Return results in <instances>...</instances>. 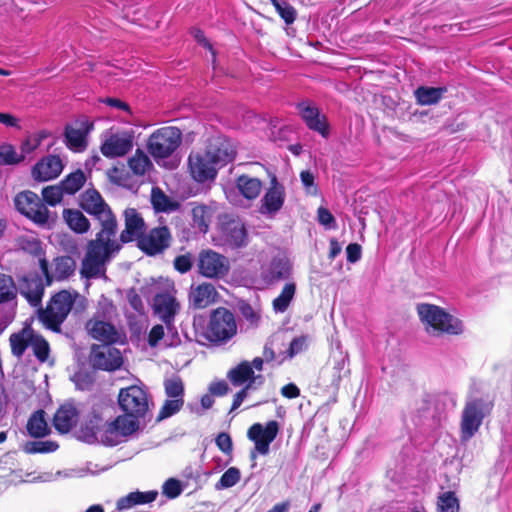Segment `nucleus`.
I'll use <instances>...</instances> for the list:
<instances>
[{"instance_id": "1", "label": "nucleus", "mask_w": 512, "mask_h": 512, "mask_svg": "<svg viewBox=\"0 0 512 512\" xmlns=\"http://www.w3.org/2000/svg\"><path fill=\"white\" fill-rule=\"evenodd\" d=\"M79 204L99 225L95 238L86 244L80 271L83 277L92 279L105 274L106 264L122 250L124 244L138 242L146 231V224L137 209L126 208L123 212L125 227L117 237V217L98 190H85L80 195Z\"/></svg>"}, {"instance_id": "2", "label": "nucleus", "mask_w": 512, "mask_h": 512, "mask_svg": "<svg viewBox=\"0 0 512 512\" xmlns=\"http://www.w3.org/2000/svg\"><path fill=\"white\" fill-rule=\"evenodd\" d=\"M80 294L75 290H60L51 296L45 308H40L38 318L43 325L53 331L60 332L61 325L67 319Z\"/></svg>"}, {"instance_id": "3", "label": "nucleus", "mask_w": 512, "mask_h": 512, "mask_svg": "<svg viewBox=\"0 0 512 512\" xmlns=\"http://www.w3.org/2000/svg\"><path fill=\"white\" fill-rule=\"evenodd\" d=\"M417 312L421 321L437 335L460 336L464 332L463 321L440 306L422 303L417 306Z\"/></svg>"}, {"instance_id": "4", "label": "nucleus", "mask_w": 512, "mask_h": 512, "mask_svg": "<svg viewBox=\"0 0 512 512\" xmlns=\"http://www.w3.org/2000/svg\"><path fill=\"white\" fill-rule=\"evenodd\" d=\"M493 407L494 401L488 396L467 399L461 415L462 439L468 440L476 434L483 420L491 414Z\"/></svg>"}, {"instance_id": "5", "label": "nucleus", "mask_w": 512, "mask_h": 512, "mask_svg": "<svg viewBox=\"0 0 512 512\" xmlns=\"http://www.w3.org/2000/svg\"><path fill=\"white\" fill-rule=\"evenodd\" d=\"M237 333L234 314L226 307L212 310L204 332L205 338L213 344L226 343Z\"/></svg>"}, {"instance_id": "6", "label": "nucleus", "mask_w": 512, "mask_h": 512, "mask_svg": "<svg viewBox=\"0 0 512 512\" xmlns=\"http://www.w3.org/2000/svg\"><path fill=\"white\" fill-rule=\"evenodd\" d=\"M182 142V132L178 127L165 126L155 130L147 140V151L158 162L170 157Z\"/></svg>"}, {"instance_id": "7", "label": "nucleus", "mask_w": 512, "mask_h": 512, "mask_svg": "<svg viewBox=\"0 0 512 512\" xmlns=\"http://www.w3.org/2000/svg\"><path fill=\"white\" fill-rule=\"evenodd\" d=\"M197 272L208 279H223L230 271L229 259L211 248L202 249L196 261Z\"/></svg>"}, {"instance_id": "8", "label": "nucleus", "mask_w": 512, "mask_h": 512, "mask_svg": "<svg viewBox=\"0 0 512 512\" xmlns=\"http://www.w3.org/2000/svg\"><path fill=\"white\" fill-rule=\"evenodd\" d=\"M15 209L34 223L45 225L49 220V210L39 198L30 190H24L14 197Z\"/></svg>"}, {"instance_id": "9", "label": "nucleus", "mask_w": 512, "mask_h": 512, "mask_svg": "<svg viewBox=\"0 0 512 512\" xmlns=\"http://www.w3.org/2000/svg\"><path fill=\"white\" fill-rule=\"evenodd\" d=\"M172 234L167 226H157L144 232L138 239L137 248L149 257L164 253L172 243Z\"/></svg>"}, {"instance_id": "10", "label": "nucleus", "mask_w": 512, "mask_h": 512, "mask_svg": "<svg viewBox=\"0 0 512 512\" xmlns=\"http://www.w3.org/2000/svg\"><path fill=\"white\" fill-rule=\"evenodd\" d=\"M118 403L124 413L133 418L143 417L148 410L147 394L137 385L120 389Z\"/></svg>"}, {"instance_id": "11", "label": "nucleus", "mask_w": 512, "mask_h": 512, "mask_svg": "<svg viewBox=\"0 0 512 512\" xmlns=\"http://www.w3.org/2000/svg\"><path fill=\"white\" fill-rule=\"evenodd\" d=\"M279 423L276 420L268 421L265 426L261 423L252 424L248 431L247 437L254 442V450L251 451V457L255 458V452L261 455H267L270 450V444L276 439L279 433Z\"/></svg>"}, {"instance_id": "12", "label": "nucleus", "mask_w": 512, "mask_h": 512, "mask_svg": "<svg viewBox=\"0 0 512 512\" xmlns=\"http://www.w3.org/2000/svg\"><path fill=\"white\" fill-rule=\"evenodd\" d=\"M270 182L259 206V213L263 215H275L279 212L285 202V187L279 182L277 176L266 169Z\"/></svg>"}, {"instance_id": "13", "label": "nucleus", "mask_w": 512, "mask_h": 512, "mask_svg": "<svg viewBox=\"0 0 512 512\" xmlns=\"http://www.w3.org/2000/svg\"><path fill=\"white\" fill-rule=\"evenodd\" d=\"M216 166L211 157L203 149L192 151L188 156L189 172L192 178L199 183L214 180L217 176Z\"/></svg>"}, {"instance_id": "14", "label": "nucleus", "mask_w": 512, "mask_h": 512, "mask_svg": "<svg viewBox=\"0 0 512 512\" xmlns=\"http://www.w3.org/2000/svg\"><path fill=\"white\" fill-rule=\"evenodd\" d=\"M89 358L94 369L103 371H115L123 364L121 352L111 345L93 344Z\"/></svg>"}, {"instance_id": "15", "label": "nucleus", "mask_w": 512, "mask_h": 512, "mask_svg": "<svg viewBox=\"0 0 512 512\" xmlns=\"http://www.w3.org/2000/svg\"><path fill=\"white\" fill-rule=\"evenodd\" d=\"M39 266L45 278L47 286H50L54 280L63 281L72 276L76 269L75 260L68 255L58 256L53 259L54 272L49 270V263L45 257L40 258Z\"/></svg>"}, {"instance_id": "16", "label": "nucleus", "mask_w": 512, "mask_h": 512, "mask_svg": "<svg viewBox=\"0 0 512 512\" xmlns=\"http://www.w3.org/2000/svg\"><path fill=\"white\" fill-rule=\"evenodd\" d=\"M120 415L111 421L106 430V445L115 446L119 444L123 438L130 436L139 428L138 418Z\"/></svg>"}, {"instance_id": "17", "label": "nucleus", "mask_w": 512, "mask_h": 512, "mask_svg": "<svg viewBox=\"0 0 512 512\" xmlns=\"http://www.w3.org/2000/svg\"><path fill=\"white\" fill-rule=\"evenodd\" d=\"M214 161L216 165H226L234 161L236 149L231 140L224 136H216L208 139L203 149Z\"/></svg>"}, {"instance_id": "18", "label": "nucleus", "mask_w": 512, "mask_h": 512, "mask_svg": "<svg viewBox=\"0 0 512 512\" xmlns=\"http://www.w3.org/2000/svg\"><path fill=\"white\" fill-rule=\"evenodd\" d=\"M296 107L299 115L310 130L318 132L324 138L329 136L327 118L320 113L316 105L309 101H303L298 103Z\"/></svg>"}, {"instance_id": "19", "label": "nucleus", "mask_w": 512, "mask_h": 512, "mask_svg": "<svg viewBox=\"0 0 512 512\" xmlns=\"http://www.w3.org/2000/svg\"><path fill=\"white\" fill-rule=\"evenodd\" d=\"M133 148V136L127 132L109 134L100 146L101 153L108 158L122 157Z\"/></svg>"}, {"instance_id": "20", "label": "nucleus", "mask_w": 512, "mask_h": 512, "mask_svg": "<svg viewBox=\"0 0 512 512\" xmlns=\"http://www.w3.org/2000/svg\"><path fill=\"white\" fill-rule=\"evenodd\" d=\"M45 285L37 274H29L18 280V291L31 306H39L44 295Z\"/></svg>"}, {"instance_id": "21", "label": "nucleus", "mask_w": 512, "mask_h": 512, "mask_svg": "<svg viewBox=\"0 0 512 512\" xmlns=\"http://www.w3.org/2000/svg\"><path fill=\"white\" fill-rule=\"evenodd\" d=\"M226 377L234 387L250 384L257 387L263 384L265 380L262 375H255L250 362L247 360H243L229 369Z\"/></svg>"}, {"instance_id": "22", "label": "nucleus", "mask_w": 512, "mask_h": 512, "mask_svg": "<svg viewBox=\"0 0 512 512\" xmlns=\"http://www.w3.org/2000/svg\"><path fill=\"white\" fill-rule=\"evenodd\" d=\"M86 329L93 339L107 346L113 345L120 340V333L116 327L113 324L103 320H88L86 323Z\"/></svg>"}, {"instance_id": "23", "label": "nucleus", "mask_w": 512, "mask_h": 512, "mask_svg": "<svg viewBox=\"0 0 512 512\" xmlns=\"http://www.w3.org/2000/svg\"><path fill=\"white\" fill-rule=\"evenodd\" d=\"M219 294L212 283L202 282L191 286L189 292V304L194 309H204L218 300Z\"/></svg>"}, {"instance_id": "24", "label": "nucleus", "mask_w": 512, "mask_h": 512, "mask_svg": "<svg viewBox=\"0 0 512 512\" xmlns=\"http://www.w3.org/2000/svg\"><path fill=\"white\" fill-rule=\"evenodd\" d=\"M179 308L180 305L176 298L167 292L158 293L154 297V312L167 327H170L174 322L175 315L178 313Z\"/></svg>"}, {"instance_id": "25", "label": "nucleus", "mask_w": 512, "mask_h": 512, "mask_svg": "<svg viewBox=\"0 0 512 512\" xmlns=\"http://www.w3.org/2000/svg\"><path fill=\"white\" fill-rule=\"evenodd\" d=\"M63 164L59 156L49 155L39 160L32 168V177L38 182L52 180L60 175Z\"/></svg>"}, {"instance_id": "26", "label": "nucleus", "mask_w": 512, "mask_h": 512, "mask_svg": "<svg viewBox=\"0 0 512 512\" xmlns=\"http://www.w3.org/2000/svg\"><path fill=\"white\" fill-rule=\"evenodd\" d=\"M222 236L225 243L234 249L244 247L248 242L247 229L244 223L238 219H231L223 223Z\"/></svg>"}, {"instance_id": "27", "label": "nucleus", "mask_w": 512, "mask_h": 512, "mask_svg": "<svg viewBox=\"0 0 512 512\" xmlns=\"http://www.w3.org/2000/svg\"><path fill=\"white\" fill-rule=\"evenodd\" d=\"M78 416V411L72 404H63L54 414L53 426L60 434H66L76 426Z\"/></svg>"}, {"instance_id": "28", "label": "nucleus", "mask_w": 512, "mask_h": 512, "mask_svg": "<svg viewBox=\"0 0 512 512\" xmlns=\"http://www.w3.org/2000/svg\"><path fill=\"white\" fill-rule=\"evenodd\" d=\"M235 185L240 195L249 201L256 200L263 188V182L260 179L248 174L239 175L235 180Z\"/></svg>"}, {"instance_id": "29", "label": "nucleus", "mask_w": 512, "mask_h": 512, "mask_svg": "<svg viewBox=\"0 0 512 512\" xmlns=\"http://www.w3.org/2000/svg\"><path fill=\"white\" fill-rule=\"evenodd\" d=\"M158 496L157 490L150 491H134L130 492L126 496L119 498L116 502V508L118 511L128 510L136 505H143L152 503Z\"/></svg>"}, {"instance_id": "30", "label": "nucleus", "mask_w": 512, "mask_h": 512, "mask_svg": "<svg viewBox=\"0 0 512 512\" xmlns=\"http://www.w3.org/2000/svg\"><path fill=\"white\" fill-rule=\"evenodd\" d=\"M67 226L77 234H85L89 231L91 223L89 219L78 209L65 208L62 212Z\"/></svg>"}, {"instance_id": "31", "label": "nucleus", "mask_w": 512, "mask_h": 512, "mask_svg": "<svg viewBox=\"0 0 512 512\" xmlns=\"http://www.w3.org/2000/svg\"><path fill=\"white\" fill-rule=\"evenodd\" d=\"M34 330L30 327L22 328L9 337L11 353L17 358H21L26 349L30 346Z\"/></svg>"}, {"instance_id": "32", "label": "nucleus", "mask_w": 512, "mask_h": 512, "mask_svg": "<svg viewBox=\"0 0 512 512\" xmlns=\"http://www.w3.org/2000/svg\"><path fill=\"white\" fill-rule=\"evenodd\" d=\"M26 429L28 434L33 438H42L50 433L44 410L39 409L31 414L27 421Z\"/></svg>"}, {"instance_id": "33", "label": "nucleus", "mask_w": 512, "mask_h": 512, "mask_svg": "<svg viewBox=\"0 0 512 512\" xmlns=\"http://www.w3.org/2000/svg\"><path fill=\"white\" fill-rule=\"evenodd\" d=\"M447 92L446 87H418L414 94L417 103L420 105H434L437 104Z\"/></svg>"}, {"instance_id": "34", "label": "nucleus", "mask_w": 512, "mask_h": 512, "mask_svg": "<svg viewBox=\"0 0 512 512\" xmlns=\"http://www.w3.org/2000/svg\"><path fill=\"white\" fill-rule=\"evenodd\" d=\"M151 204L156 212L176 211L180 204L167 196L159 187H153L151 190Z\"/></svg>"}, {"instance_id": "35", "label": "nucleus", "mask_w": 512, "mask_h": 512, "mask_svg": "<svg viewBox=\"0 0 512 512\" xmlns=\"http://www.w3.org/2000/svg\"><path fill=\"white\" fill-rule=\"evenodd\" d=\"M65 144L75 152H82L87 147L86 133L80 129H76L70 125L65 127Z\"/></svg>"}, {"instance_id": "36", "label": "nucleus", "mask_w": 512, "mask_h": 512, "mask_svg": "<svg viewBox=\"0 0 512 512\" xmlns=\"http://www.w3.org/2000/svg\"><path fill=\"white\" fill-rule=\"evenodd\" d=\"M128 166L134 176H144L153 167V164L144 151L138 148L128 159Z\"/></svg>"}, {"instance_id": "37", "label": "nucleus", "mask_w": 512, "mask_h": 512, "mask_svg": "<svg viewBox=\"0 0 512 512\" xmlns=\"http://www.w3.org/2000/svg\"><path fill=\"white\" fill-rule=\"evenodd\" d=\"M110 422L104 420L101 415L93 412L88 421L85 424V430L87 431L88 436L92 437H100L101 441L106 444V430L107 426Z\"/></svg>"}, {"instance_id": "38", "label": "nucleus", "mask_w": 512, "mask_h": 512, "mask_svg": "<svg viewBox=\"0 0 512 512\" xmlns=\"http://www.w3.org/2000/svg\"><path fill=\"white\" fill-rule=\"evenodd\" d=\"M86 176L81 169H78L68 174L61 182L60 185L64 193L68 195H74L77 193L85 184Z\"/></svg>"}, {"instance_id": "39", "label": "nucleus", "mask_w": 512, "mask_h": 512, "mask_svg": "<svg viewBox=\"0 0 512 512\" xmlns=\"http://www.w3.org/2000/svg\"><path fill=\"white\" fill-rule=\"evenodd\" d=\"M18 288L12 276L0 272V304L16 299Z\"/></svg>"}, {"instance_id": "40", "label": "nucleus", "mask_w": 512, "mask_h": 512, "mask_svg": "<svg viewBox=\"0 0 512 512\" xmlns=\"http://www.w3.org/2000/svg\"><path fill=\"white\" fill-rule=\"evenodd\" d=\"M295 291L296 285L294 283H286L282 288L281 293L273 300V309L276 312H285L295 295Z\"/></svg>"}, {"instance_id": "41", "label": "nucleus", "mask_w": 512, "mask_h": 512, "mask_svg": "<svg viewBox=\"0 0 512 512\" xmlns=\"http://www.w3.org/2000/svg\"><path fill=\"white\" fill-rule=\"evenodd\" d=\"M211 209L204 205L199 204L192 208V219L199 231L206 233L211 222Z\"/></svg>"}, {"instance_id": "42", "label": "nucleus", "mask_w": 512, "mask_h": 512, "mask_svg": "<svg viewBox=\"0 0 512 512\" xmlns=\"http://www.w3.org/2000/svg\"><path fill=\"white\" fill-rule=\"evenodd\" d=\"M30 346L39 362L44 363L47 361L50 354V346L48 341L41 334L34 331Z\"/></svg>"}, {"instance_id": "43", "label": "nucleus", "mask_w": 512, "mask_h": 512, "mask_svg": "<svg viewBox=\"0 0 512 512\" xmlns=\"http://www.w3.org/2000/svg\"><path fill=\"white\" fill-rule=\"evenodd\" d=\"M163 384L168 398L184 399V383L180 376L173 375L165 379Z\"/></svg>"}, {"instance_id": "44", "label": "nucleus", "mask_w": 512, "mask_h": 512, "mask_svg": "<svg viewBox=\"0 0 512 512\" xmlns=\"http://www.w3.org/2000/svg\"><path fill=\"white\" fill-rule=\"evenodd\" d=\"M25 156L17 154L15 148L11 144L0 146V165H16L24 161Z\"/></svg>"}, {"instance_id": "45", "label": "nucleus", "mask_w": 512, "mask_h": 512, "mask_svg": "<svg viewBox=\"0 0 512 512\" xmlns=\"http://www.w3.org/2000/svg\"><path fill=\"white\" fill-rule=\"evenodd\" d=\"M241 478L240 470L236 467L228 468L215 484L217 490L227 489L236 485Z\"/></svg>"}, {"instance_id": "46", "label": "nucleus", "mask_w": 512, "mask_h": 512, "mask_svg": "<svg viewBox=\"0 0 512 512\" xmlns=\"http://www.w3.org/2000/svg\"><path fill=\"white\" fill-rule=\"evenodd\" d=\"M184 405V399L169 398L166 399L164 404L159 410L157 420L169 418L178 413Z\"/></svg>"}, {"instance_id": "47", "label": "nucleus", "mask_w": 512, "mask_h": 512, "mask_svg": "<svg viewBox=\"0 0 512 512\" xmlns=\"http://www.w3.org/2000/svg\"><path fill=\"white\" fill-rule=\"evenodd\" d=\"M439 512H459V501L453 491H447L439 496Z\"/></svg>"}, {"instance_id": "48", "label": "nucleus", "mask_w": 512, "mask_h": 512, "mask_svg": "<svg viewBox=\"0 0 512 512\" xmlns=\"http://www.w3.org/2000/svg\"><path fill=\"white\" fill-rule=\"evenodd\" d=\"M48 137V133L44 130L35 133L33 135L28 136L22 143H21V152L25 156L26 154H30L33 151H35L42 143L44 139Z\"/></svg>"}, {"instance_id": "49", "label": "nucleus", "mask_w": 512, "mask_h": 512, "mask_svg": "<svg viewBox=\"0 0 512 512\" xmlns=\"http://www.w3.org/2000/svg\"><path fill=\"white\" fill-rule=\"evenodd\" d=\"M19 246L24 252L34 257H38L39 259L45 257L41 241L36 238H22L19 242Z\"/></svg>"}, {"instance_id": "50", "label": "nucleus", "mask_w": 512, "mask_h": 512, "mask_svg": "<svg viewBox=\"0 0 512 512\" xmlns=\"http://www.w3.org/2000/svg\"><path fill=\"white\" fill-rule=\"evenodd\" d=\"M64 191L59 186H47L42 189V198L45 203L50 206H55L63 199Z\"/></svg>"}, {"instance_id": "51", "label": "nucleus", "mask_w": 512, "mask_h": 512, "mask_svg": "<svg viewBox=\"0 0 512 512\" xmlns=\"http://www.w3.org/2000/svg\"><path fill=\"white\" fill-rule=\"evenodd\" d=\"M238 309L244 319L249 322L252 326H258L261 315L259 311H256L251 304L246 301H240L238 303Z\"/></svg>"}, {"instance_id": "52", "label": "nucleus", "mask_w": 512, "mask_h": 512, "mask_svg": "<svg viewBox=\"0 0 512 512\" xmlns=\"http://www.w3.org/2000/svg\"><path fill=\"white\" fill-rule=\"evenodd\" d=\"M173 266L174 269L181 274L189 272L193 267L192 254L187 252L186 254L176 256L173 261Z\"/></svg>"}, {"instance_id": "53", "label": "nucleus", "mask_w": 512, "mask_h": 512, "mask_svg": "<svg viewBox=\"0 0 512 512\" xmlns=\"http://www.w3.org/2000/svg\"><path fill=\"white\" fill-rule=\"evenodd\" d=\"M163 494L169 499H175L182 493V486L179 480L169 478L162 487Z\"/></svg>"}, {"instance_id": "54", "label": "nucleus", "mask_w": 512, "mask_h": 512, "mask_svg": "<svg viewBox=\"0 0 512 512\" xmlns=\"http://www.w3.org/2000/svg\"><path fill=\"white\" fill-rule=\"evenodd\" d=\"M216 446L226 455H231L233 450V442L231 436L226 432H221L215 439Z\"/></svg>"}, {"instance_id": "55", "label": "nucleus", "mask_w": 512, "mask_h": 512, "mask_svg": "<svg viewBox=\"0 0 512 512\" xmlns=\"http://www.w3.org/2000/svg\"><path fill=\"white\" fill-rule=\"evenodd\" d=\"M31 446V449H29V452L31 453L53 452L58 448V444L53 441L31 442Z\"/></svg>"}, {"instance_id": "56", "label": "nucleus", "mask_w": 512, "mask_h": 512, "mask_svg": "<svg viewBox=\"0 0 512 512\" xmlns=\"http://www.w3.org/2000/svg\"><path fill=\"white\" fill-rule=\"evenodd\" d=\"M208 391L213 396L222 397L228 394L230 388L225 380H217L210 383Z\"/></svg>"}, {"instance_id": "57", "label": "nucleus", "mask_w": 512, "mask_h": 512, "mask_svg": "<svg viewBox=\"0 0 512 512\" xmlns=\"http://www.w3.org/2000/svg\"><path fill=\"white\" fill-rule=\"evenodd\" d=\"M300 179H301L303 186L309 193L316 194L317 185L315 184V177L311 171H309V170L301 171Z\"/></svg>"}, {"instance_id": "58", "label": "nucleus", "mask_w": 512, "mask_h": 512, "mask_svg": "<svg viewBox=\"0 0 512 512\" xmlns=\"http://www.w3.org/2000/svg\"><path fill=\"white\" fill-rule=\"evenodd\" d=\"M252 389H256V387H253L251 384L244 385L238 392H236L235 395L233 396L230 411L238 409L243 403V401L247 398L249 391Z\"/></svg>"}, {"instance_id": "59", "label": "nucleus", "mask_w": 512, "mask_h": 512, "mask_svg": "<svg viewBox=\"0 0 512 512\" xmlns=\"http://www.w3.org/2000/svg\"><path fill=\"white\" fill-rule=\"evenodd\" d=\"M317 216H318V221L321 225L325 226V227H332V226H335V217L333 216V214L325 207H319L318 210H317Z\"/></svg>"}, {"instance_id": "60", "label": "nucleus", "mask_w": 512, "mask_h": 512, "mask_svg": "<svg viewBox=\"0 0 512 512\" xmlns=\"http://www.w3.org/2000/svg\"><path fill=\"white\" fill-rule=\"evenodd\" d=\"M164 337V328L162 325H154L148 334V344L150 347H156Z\"/></svg>"}, {"instance_id": "61", "label": "nucleus", "mask_w": 512, "mask_h": 512, "mask_svg": "<svg viewBox=\"0 0 512 512\" xmlns=\"http://www.w3.org/2000/svg\"><path fill=\"white\" fill-rule=\"evenodd\" d=\"M127 298H128L130 306L138 314H144L145 313V307H144L143 301H142L140 295H138L134 289H131L127 293Z\"/></svg>"}, {"instance_id": "62", "label": "nucleus", "mask_w": 512, "mask_h": 512, "mask_svg": "<svg viewBox=\"0 0 512 512\" xmlns=\"http://www.w3.org/2000/svg\"><path fill=\"white\" fill-rule=\"evenodd\" d=\"M306 346V337L300 336L293 338L290 342L287 354L290 358L294 357L296 354L300 353L304 350Z\"/></svg>"}, {"instance_id": "63", "label": "nucleus", "mask_w": 512, "mask_h": 512, "mask_svg": "<svg viewBox=\"0 0 512 512\" xmlns=\"http://www.w3.org/2000/svg\"><path fill=\"white\" fill-rule=\"evenodd\" d=\"M347 261L349 263H356L361 259L362 247L358 243H350L346 247Z\"/></svg>"}, {"instance_id": "64", "label": "nucleus", "mask_w": 512, "mask_h": 512, "mask_svg": "<svg viewBox=\"0 0 512 512\" xmlns=\"http://www.w3.org/2000/svg\"><path fill=\"white\" fill-rule=\"evenodd\" d=\"M270 272L273 279L280 280L287 277L289 269L281 261H277L272 262Z\"/></svg>"}]
</instances>
